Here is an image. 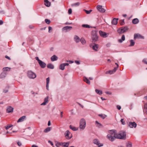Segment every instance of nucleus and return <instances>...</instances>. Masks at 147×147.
Returning <instances> with one entry per match:
<instances>
[{
  "mask_svg": "<svg viewBox=\"0 0 147 147\" xmlns=\"http://www.w3.org/2000/svg\"><path fill=\"white\" fill-rule=\"evenodd\" d=\"M51 59L52 61H54L57 60L58 57L56 55H54L51 57Z\"/></svg>",
  "mask_w": 147,
  "mask_h": 147,
  "instance_id": "4be33fe9",
  "label": "nucleus"
},
{
  "mask_svg": "<svg viewBox=\"0 0 147 147\" xmlns=\"http://www.w3.org/2000/svg\"><path fill=\"white\" fill-rule=\"evenodd\" d=\"M45 22L47 24H49L50 23V21L48 19H45Z\"/></svg>",
  "mask_w": 147,
  "mask_h": 147,
  "instance_id": "de8ad7c7",
  "label": "nucleus"
},
{
  "mask_svg": "<svg viewBox=\"0 0 147 147\" xmlns=\"http://www.w3.org/2000/svg\"><path fill=\"white\" fill-rule=\"evenodd\" d=\"M65 66L63 63L60 65L59 67V69L62 70H63L65 69Z\"/></svg>",
  "mask_w": 147,
  "mask_h": 147,
  "instance_id": "473e14b6",
  "label": "nucleus"
},
{
  "mask_svg": "<svg viewBox=\"0 0 147 147\" xmlns=\"http://www.w3.org/2000/svg\"><path fill=\"white\" fill-rule=\"evenodd\" d=\"M38 63L40 66L42 68H45L46 66V64L42 61Z\"/></svg>",
  "mask_w": 147,
  "mask_h": 147,
  "instance_id": "f3484780",
  "label": "nucleus"
},
{
  "mask_svg": "<svg viewBox=\"0 0 147 147\" xmlns=\"http://www.w3.org/2000/svg\"><path fill=\"white\" fill-rule=\"evenodd\" d=\"M6 73L5 72H2L0 75V79H2L5 78L6 76Z\"/></svg>",
  "mask_w": 147,
  "mask_h": 147,
  "instance_id": "b1692460",
  "label": "nucleus"
},
{
  "mask_svg": "<svg viewBox=\"0 0 147 147\" xmlns=\"http://www.w3.org/2000/svg\"><path fill=\"white\" fill-rule=\"evenodd\" d=\"M95 91L97 94H99V95H101L102 93V91L97 89H96Z\"/></svg>",
  "mask_w": 147,
  "mask_h": 147,
  "instance_id": "7c9ffc66",
  "label": "nucleus"
},
{
  "mask_svg": "<svg viewBox=\"0 0 147 147\" xmlns=\"http://www.w3.org/2000/svg\"><path fill=\"white\" fill-rule=\"evenodd\" d=\"M65 138L68 140H69L72 137V134L69 130H67L65 132Z\"/></svg>",
  "mask_w": 147,
  "mask_h": 147,
  "instance_id": "423d86ee",
  "label": "nucleus"
},
{
  "mask_svg": "<svg viewBox=\"0 0 147 147\" xmlns=\"http://www.w3.org/2000/svg\"><path fill=\"white\" fill-rule=\"evenodd\" d=\"M107 137L111 142L113 141L115 139H117L115 136H113L111 135H107Z\"/></svg>",
  "mask_w": 147,
  "mask_h": 147,
  "instance_id": "9b49d317",
  "label": "nucleus"
},
{
  "mask_svg": "<svg viewBox=\"0 0 147 147\" xmlns=\"http://www.w3.org/2000/svg\"><path fill=\"white\" fill-rule=\"evenodd\" d=\"M117 69V67H115L112 70H110L109 71H107L106 72V74H113L116 71Z\"/></svg>",
  "mask_w": 147,
  "mask_h": 147,
  "instance_id": "f8f14e48",
  "label": "nucleus"
},
{
  "mask_svg": "<svg viewBox=\"0 0 147 147\" xmlns=\"http://www.w3.org/2000/svg\"><path fill=\"white\" fill-rule=\"evenodd\" d=\"M142 62L145 64L147 65V58L144 59L142 60Z\"/></svg>",
  "mask_w": 147,
  "mask_h": 147,
  "instance_id": "49530a36",
  "label": "nucleus"
},
{
  "mask_svg": "<svg viewBox=\"0 0 147 147\" xmlns=\"http://www.w3.org/2000/svg\"><path fill=\"white\" fill-rule=\"evenodd\" d=\"M93 143L94 144L97 145L98 147L102 146L103 145V144L102 143H100L99 140L97 139L93 140Z\"/></svg>",
  "mask_w": 147,
  "mask_h": 147,
  "instance_id": "6e6552de",
  "label": "nucleus"
},
{
  "mask_svg": "<svg viewBox=\"0 0 147 147\" xmlns=\"http://www.w3.org/2000/svg\"><path fill=\"white\" fill-rule=\"evenodd\" d=\"M82 26L83 27L86 28H90L91 26L87 24H83L82 25Z\"/></svg>",
  "mask_w": 147,
  "mask_h": 147,
  "instance_id": "4c0bfd02",
  "label": "nucleus"
},
{
  "mask_svg": "<svg viewBox=\"0 0 147 147\" xmlns=\"http://www.w3.org/2000/svg\"><path fill=\"white\" fill-rule=\"evenodd\" d=\"M72 9L70 8L68 10V13L69 14H71L72 13Z\"/></svg>",
  "mask_w": 147,
  "mask_h": 147,
  "instance_id": "3c124183",
  "label": "nucleus"
},
{
  "mask_svg": "<svg viewBox=\"0 0 147 147\" xmlns=\"http://www.w3.org/2000/svg\"><path fill=\"white\" fill-rule=\"evenodd\" d=\"M13 108L12 107L8 106L7 108L6 112L8 113H12L13 111Z\"/></svg>",
  "mask_w": 147,
  "mask_h": 147,
  "instance_id": "4468645a",
  "label": "nucleus"
},
{
  "mask_svg": "<svg viewBox=\"0 0 147 147\" xmlns=\"http://www.w3.org/2000/svg\"><path fill=\"white\" fill-rule=\"evenodd\" d=\"M137 38L143 39L144 37L139 34H135L134 35V39H136Z\"/></svg>",
  "mask_w": 147,
  "mask_h": 147,
  "instance_id": "2eb2a0df",
  "label": "nucleus"
},
{
  "mask_svg": "<svg viewBox=\"0 0 147 147\" xmlns=\"http://www.w3.org/2000/svg\"><path fill=\"white\" fill-rule=\"evenodd\" d=\"M46 87L47 90H49V84H46Z\"/></svg>",
  "mask_w": 147,
  "mask_h": 147,
  "instance_id": "774afa93",
  "label": "nucleus"
},
{
  "mask_svg": "<svg viewBox=\"0 0 147 147\" xmlns=\"http://www.w3.org/2000/svg\"><path fill=\"white\" fill-rule=\"evenodd\" d=\"M26 118V116H23L20 117L18 120L17 122H21L24 121V119Z\"/></svg>",
  "mask_w": 147,
  "mask_h": 147,
  "instance_id": "6ab92c4d",
  "label": "nucleus"
},
{
  "mask_svg": "<svg viewBox=\"0 0 147 147\" xmlns=\"http://www.w3.org/2000/svg\"><path fill=\"white\" fill-rule=\"evenodd\" d=\"M69 127L71 129L74 131H77V130H78V127H76L71 125H70Z\"/></svg>",
  "mask_w": 147,
  "mask_h": 147,
  "instance_id": "bb28decb",
  "label": "nucleus"
},
{
  "mask_svg": "<svg viewBox=\"0 0 147 147\" xmlns=\"http://www.w3.org/2000/svg\"><path fill=\"white\" fill-rule=\"evenodd\" d=\"M84 80L88 84H90V82L87 78L85 77L84 79Z\"/></svg>",
  "mask_w": 147,
  "mask_h": 147,
  "instance_id": "f704fd0d",
  "label": "nucleus"
},
{
  "mask_svg": "<svg viewBox=\"0 0 147 147\" xmlns=\"http://www.w3.org/2000/svg\"><path fill=\"white\" fill-rule=\"evenodd\" d=\"M74 40L76 43L79 42L80 40V39L79 37L77 35H75L74 36Z\"/></svg>",
  "mask_w": 147,
  "mask_h": 147,
  "instance_id": "5701e85b",
  "label": "nucleus"
},
{
  "mask_svg": "<svg viewBox=\"0 0 147 147\" xmlns=\"http://www.w3.org/2000/svg\"><path fill=\"white\" fill-rule=\"evenodd\" d=\"M74 62L76 63L77 65H80V62L79 61L75 60L74 61Z\"/></svg>",
  "mask_w": 147,
  "mask_h": 147,
  "instance_id": "5fc2aeb1",
  "label": "nucleus"
},
{
  "mask_svg": "<svg viewBox=\"0 0 147 147\" xmlns=\"http://www.w3.org/2000/svg\"><path fill=\"white\" fill-rule=\"evenodd\" d=\"M3 23V22L2 20H0V25H2Z\"/></svg>",
  "mask_w": 147,
  "mask_h": 147,
  "instance_id": "69168bd1",
  "label": "nucleus"
},
{
  "mask_svg": "<svg viewBox=\"0 0 147 147\" xmlns=\"http://www.w3.org/2000/svg\"><path fill=\"white\" fill-rule=\"evenodd\" d=\"M47 67L50 69H53L54 68V65L51 63L48 64L47 65Z\"/></svg>",
  "mask_w": 147,
  "mask_h": 147,
  "instance_id": "c756f323",
  "label": "nucleus"
},
{
  "mask_svg": "<svg viewBox=\"0 0 147 147\" xmlns=\"http://www.w3.org/2000/svg\"><path fill=\"white\" fill-rule=\"evenodd\" d=\"M47 103L45 102H42L41 105H45Z\"/></svg>",
  "mask_w": 147,
  "mask_h": 147,
  "instance_id": "e2e57ef3",
  "label": "nucleus"
},
{
  "mask_svg": "<svg viewBox=\"0 0 147 147\" xmlns=\"http://www.w3.org/2000/svg\"><path fill=\"white\" fill-rule=\"evenodd\" d=\"M86 126V122L84 119H81L80 122L79 129L81 131L83 130Z\"/></svg>",
  "mask_w": 147,
  "mask_h": 147,
  "instance_id": "7ed1b4c3",
  "label": "nucleus"
},
{
  "mask_svg": "<svg viewBox=\"0 0 147 147\" xmlns=\"http://www.w3.org/2000/svg\"><path fill=\"white\" fill-rule=\"evenodd\" d=\"M48 28H49V32L50 33V31L52 30V28L51 26H49Z\"/></svg>",
  "mask_w": 147,
  "mask_h": 147,
  "instance_id": "052dcab7",
  "label": "nucleus"
},
{
  "mask_svg": "<svg viewBox=\"0 0 147 147\" xmlns=\"http://www.w3.org/2000/svg\"><path fill=\"white\" fill-rule=\"evenodd\" d=\"M69 144V142H64L63 147H68Z\"/></svg>",
  "mask_w": 147,
  "mask_h": 147,
  "instance_id": "a19ab883",
  "label": "nucleus"
},
{
  "mask_svg": "<svg viewBox=\"0 0 147 147\" xmlns=\"http://www.w3.org/2000/svg\"><path fill=\"white\" fill-rule=\"evenodd\" d=\"M59 144V142H56L55 144V146L57 147H59L60 146Z\"/></svg>",
  "mask_w": 147,
  "mask_h": 147,
  "instance_id": "864d4df0",
  "label": "nucleus"
},
{
  "mask_svg": "<svg viewBox=\"0 0 147 147\" xmlns=\"http://www.w3.org/2000/svg\"><path fill=\"white\" fill-rule=\"evenodd\" d=\"M63 64H64V65L65 66H68L69 65V63H65Z\"/></svg>",
  "mask_w": 147,
  "mask_h": 147,
  "instance_id": "0e129e2a",
  "label": "nucleus"
},
{
  "mask_svg": "<svg viewBox=\"0 0 147 147\" xmlns=\"http://www.w3.org/2000/svg\"><path fill=\"white\" fill-rule=\"evenodd\" d=\"M17 143L18 145L19 146H20L22 145L21 143L19 141L18 142H17Z\"/></svg>",
  "mask_w": 147,
  "mask_h": 147,
  "instance_id": "4d7b16f0",
  "label": "nucleus"
},
{
  "mask_svg": "<svg viewBox=\"0 0 147 147\" xmlns=\"http://www.w3.org/2000/svg\"><path fill=\"white\" fill-rule=\"evenodd\" d=\"M130 44L129 46L131 47L134 45L135 44V42L133 40H129Z\"/></svg>",
  "mask_w": 147,
  "mask_h": 147,
  "instance_id": "2f4dec72",
  "label": "nucleus"
},
{
  "mask_svg": "<svg viewBox=\"0 0 147 147\" xmlns=\"http://www.w3.org/2000/svg\"><path fill=\"white\" fill-rule=\"evenodd\" d=\"M99 33L100 35L103 37H107V34L106 33L103 32L101 30L99 31Z\"/></svg>",
  "mask_w": 147,
  "mask_h": 147,
  "instance_id": "a211bd4d",
  "label": "nucleus"
},
{
  "mask_svg": "<svg viewBox=\"0 0 147 147\" xmlns=\"http://www.w3.org/2000/svg\"><path fill=\"white\" fill-rule=\"evenodd\" d=\"M83 10L87 14H90L92 11V10H87L86 9H84Z\"/></svg>",
  "mask_w": 147,
  "mask_h": 147,
  "instance_id": "ea45409f",
  "label": "nucleus"
},
{
  "mask_svg": "<svg viewBox=\"0 0 147 147\" xmlns=\"http://www.w3.org/2000/svg\"><path fill=\"white\" fill-rule=\"evenodd\" d=\"M121 122L122 124L125 125V124L123 119H121Z\"/></svg>",
  "mask_w": 147,
  "mask_h": 147,
  "instance_id": "603ef678",
  "label": "nucleus"
},
{
  "mask_svg": "<svg viewBox=\"0 0 147 147\" xmlns=\"http://www.w3.org/2000/svg\"><path fill=\"white\" fill-rule=\"evenodd\" d=\"M45 5L47 7H49L51 3L48 1V0H44Z\"/></svg>",
  "mask_w": 147,
  "mask_h": 147,
  "instance_id": "393cba45",
  "label": "nucleus"
},
{
  "mask_svg": "<svg viewBox=\"0 0 147 147\" xmlns=\"http://www.w3.org/2000/svg\"><path fill=\"white\" fill-rule=\"evenodd\" d=\"M72 28V26H67L64 27L62 29V30L63 31H65V32H67L70 31V29Z\"/></svg>",
  "mask_w": 147,
  "mask_h": 147,
  "instance_id": "ddd939ff",
  "label": "nucleus"
},
{
  "mask_svg": "<svg viewBox=\"0 0 147 147\" xmlns=\"http://www.w3.org/2000/svg\"><path fill=\"white\" fill-rule=\"evenodd\" d=\"M80 3L78 2L75 3H74L72 5V6H78L80 5Z\"/></svg>",
  "mask_w": 147,
  "mask_h": 147,
  "instance_id": "79ce46f5",
  "label": "nucleus"
},
{
  "mask_svg": "<svg viewBox=\"0 0 147 147\" xmlns=\"http://www.w3.org/2000/svg\"><path fill=\"white\" fill-rule=\"evenodd\" d=\"M48 143L52 145V146H53V143L51 142V141H50V140H49L48 141Z\"/></svg>",
  "mask_w": 147,
  "mask_h": 147,
  "instance_id": "bf43d9fd",
  "label": "nucleus"
},
{
  "mask_svg": "<svg viewBox=\"0 0 147 147\" xmlns=\"http://www.w3.org/2000/svg\"><path fill=\"white\" fill-rule=\"evenodd\" d=\"M51 127H48L44 130V132L45 133H47L50 131L51 130Z\"/></svg>",
  "mask_w": 147,
  "mask_h": 147,
  "instance_id": "cd10ccee",
  "label": "nucleus"
},
{
  "mask_svg": "<svg viewBox=\"0 0 147 147\" xmlns=\"http://www.w3.org/2000/svg\"><path fill=\"white\" fill-rule=\"evenodd\" d=\"M49 78L48 77L46 79L47 83L46 84H49Z\"/></svg>",
  "mask_w": 147,
  "mask_h": 147,
  "instance_id": "09e8293b",
  "label": "nucleus"
},
{
  "mask_svg": "<svg viewBox=\"0 0 147 147\" xmlns=\"http://www.w3.org/2000/svg\"><path fill=\"white\" fill-rule=\"evenodd\" d=\"M90 47L92 48L94 50L97 51L99 47L98 45L97 44H96L94 43L92 44H91L90 45Z\"/></svg>",
  "mask_w": 147,
  "mask_h": 147,
  "instance_id": "0eeeda50",
  "label": "nucleus"
},
{
  "mask_svg": "<svg viewBox=\"0 0 147 147\" xmlns=\"http://www.w3.org/2000/svg\"><path fill=\"white\" fill-rule=\"evenodd\" d=\"M117 134L116 133V131L115 130H111L109 131V134L108 135H111L113 136H115H115Z\"/></svg>",
  "mask_w": 147,
  "mask_h": 147,
  "instance_id": "dca6fc26",
  "label": "nucleus"
},
{
  "mask_svg": "<svg viewBox=\"0 0 147 147\" xmlns=\"http://www.w3.org/2000/svg\"><path fill=\"white\" fill-rule=\"evenodd\" d=\"M117 108L119 110H120L121 108V107L119 105H117Z\"/></svg>",
  "mask_w": 147,
  "mask_h": 147,
  "instance_id": "13d9d810",
  "label": "nucleus"
},
{
  "mask_svg": "<svg viewBox=\"0 0 147 147\" xmlns=\"http://www.w3.org/2000/svg\"><path fill=\"white\" fill-rule=\"evenodd\" d=\"M12 126V125H8L7 126H6V127L5 129H8L9 128H10Z\"/></svg>",
  "mask_w": 147,
  "mask_h": 147,
  "instance_id": "8fccbe9b",
  "label": "nucleus"
},
{
  "mask_svg": "<svg viewBox=\"0 0 147 147\" xmlns=\"http://www.w3.org/2000/svg\"><path fill=\"white\" fill-rule=\"evenodd\" d=\"M97 10L101 13H104L105 11V9L102 8V5H98L96 7Z\"/></svg>",
  "mask_w": 147,
  "mask_h": 147,
  "instance_id": "1a4fd4ad",
  "label": "nucleus"
},
{
  "mask_svg": "<svg viewBox=\"0 0 147 147\" xmlns=\"http://www.w3.org/2000/svg\"><path fill=\"white\" fill-rule=\"evenodd\" d=\"M132 144L131 142H128L126 144V147H132Z\"/></svg>",
  "mask_w": 147,
  "mask_h": 147,
  "instance_id": "e433bc0d",
  "label": "nucleus"
},
{
  "mask_svg": "<svg viewBox=\"0 0 147 147\" xmlns=\"http://www.w3.org/2000/svg\"><path fill=\"white\" fill-rule=\"evenodd\" d=\"M78 104L80 105L81 107L82 108H83V106H82V105H81L80 103L79 102H77Z\"/></svg>",
  "mask_w": 147,
  "mask_h": 147,
  "instance_id": "338daca9",
  "label": "nucleus"
},
{
  "mask_svg": "<svg viewBox=\"0 0 147 147\" xmlns=\"http://www.w3.org/2000/svg\"><path fill=\"white\" fill-rule=\"evenodd\" d=\"M97 34L98 31L96 30H93L92 32V38L93 43H95L98 40V37Z\"/></svg>",
  "mask_w": 147,
  "mask_h": 147,
  "instance_id": "f03ea898",
  "label": "nucleus"
},
{
  "mask_svg": "<svg viewBox=\"0 0 147 147\" xmlns=\"http://www.w3.org/2000/svg\"><path fill=\"white\" fill-rule=\"evenodd\" d=\"M80 41L81 42L83 45L85 44L86 42V41L83 38H81L80 39Z\"/></svg>",
  "mask_w": 147,
  "mask_h": 147,
  "instance_id": "58836bf2",
  "label": "nucleus"
},
{
  "mask_svg": "<svg viewBox=\"0 0 147 147\" xmlns=\"http://www.w3.org/2000/svg\"><path fill=\"white\" fill-rule=\"evenodd\" d=\"M118 20V18H114L111 22L112 24L116 25L117 23Z\"/></svg>",
  "mask_w": 147,
  "mask_h": 147,
  "instance_id": "aec40b11",
  "label": "nucleus"
},
{
  "mask_svg": "<svg viewBox=\"0 0 147 147\" xmlns=\"http://www.w3.org/2000/svg\"><path fill=\"white\" fill-rule=\"evenodd\" d=\"M126 133L125 131H121L118 133H117L115 137L117 139L125 140L126 139Z\"/></svg>",
  "mask_w": 147,
  "mask_h": 147,
  "instance_id": "f257e3e1",
  "label": "nucleus"
},
{
  "mask_svg": "<svg viewBox=\"0 0 147 147\" xmlns=\"http://www.w3.org/2000/svg\"><path fill=\"white\" fill-rule=\"evenodd\" d=\"M48 101L49 97L47 96L45 98L44 102H45L47 103L48 102Z\"/></svg>",
  "mask_w": 147,
  "mask_h": 147,
  "instance_id": "37998d69",
  "label": "nucleus"
},
{
  "mask_svg": "<svg viewBox=\"0 0 147 147\" xmlns=\"http://www.w3.org/2000/svg\"><path fill=\"white\" fill-rule=\"evenodd\" d=\"M125 24L124 20H120V24L121 25H123Z\"/></svg>",
  "mask_w": 147,
  "mask_h": 147,
  "instance_id": "a18cd8bd",
  "label": "nucleus"
},
{
  "mask_svg": "<svg viewBox=\"0 0 147 147\" xmlns=\"http://www.w3.org/2000/svg\"><path fill=\"white\" fill-rule=\"evenodd\" d=\"M143 112L144 113H146L147 114V103L144 105Z\"/></svg>",
  "mask_w": 147,
  "mask_h": 147,
  "instance_id": "72a5a7b5",
  "label": "nucleus"
},
{
  "mask_svg": "<svg viewBox=\"0 0 147 147\" xmlns=\"http://www.w3.org/2000/svg\"><path fill=\"white\" fill-rule=\"evenodd\" d=\"M139 22V19L137 18L133 19L132 21V23L134 24H138Z\"/></svg>",
  "mask_w": 147,
  "mask_h": 147,
  "instance_id": "412c9836",
  "label": "nucleus"
},
{
  "mask_svg": "<svg viewBox=\"0 0 147 147\" xmlns=\"http://www.w3.org/2000/svg\"><path fill=\"white\" fill-rule=\"evenodd\" d=\"M128 28L127 26L119 28L117 30V32L119 34H121L124 33L126 32L128 30Z\"/></svg>",
  "mask_w": 147,
  "mask_h": 147,
  "instance_id": "39448f33",
  "label": "nucleus"
},
{
  "mask_svg": "<svg viewBox=\"0 0 147 147\" xmlns=\"http://www.w3.org/2000/svg\"><path fill=\"white\" fill-rule=\"evenodd\" d=\"M3 69L4 71H8L10 70V68L8 67H4Z\"/></svg>",
  "mask_w": 147,
  "mask_h": 147,
  "instance_id": "c03bdc74",
  "label": "nucleus"
},
{
  "mask_svg": "<svg viewBox=\"0 0 147 147\" xmlns=\"http://www.w3.org/2000/svg\"><path fill=\"white\" fill-rule=\"evenodd\" d=\"M136 123L135 122H129L128 124V126L131 128L134 127L135 128L137 126Z\"/></svg>",
  "mask_w": 147,
  "mask_h": 147,
  "instance_id": "9d476101",
  "label": "nucleus"
},
{
  "mask_svg": "<svg viewBox=\"0 0 147 147\" xmlns=\"http://www.w3.org/2000/svg\"><path fill=\"white\" fill-rule=\"evenodd\" d=\"M125 40V36L124 35H123L121 37V39L118 40V41L119 43H122L123 41Z\"/></svg>",
  "mask_w": 147,
  "mask_h": 147,
  "instance_id": "a878e982",
  "label": "nucleus"
},
{
  "mask_svg": "<svg viewBox=\"0 0 147 147\" xmlns=\"http://www.w3.org/2000/svg\"><path fill=\"white\" fill-rule=\"evenodd\" d=\"M36 59L37 60L39 63L40 62L41 60H40L38 57H35Z\"/></svg>",
  "mask_w": 147,
  "mask_h": 147,
  "instance_id": "6e6d98bb",
  "label": "nucleus"
},
{
  "mask_svg": "<svg viewBox=\"0 0 147 147\" xmlns=\"http://www.w3.org/2000/svg\"><path fill=\"white\" fill-rule=\"evenodd\" d=\"M95 123L96 124H97V127H98V128H100L103 127L101 123H99L97 121H96Z\"/></svg>",
  "mask_w": 147,
  "mask_h": 147,
  "instance_id": "c85d7f7f",
  "label": "nucleus"
},
{
  "mask_svg": "<svg viewBox=\"0 0 147 147\" xmlns=\"http://www.w3.org/2000/svg\"><path fill=\"white\" fill-rule=\"evenodd\" d=\"M5 58H6V59H9V60H11L10 58L9 57H8V56H7V55H6L5 56Z\"/></svg>",
  "mask_w": 147,
  "mask_h": 147,
  "instance_id": "680f3d73",
  "label": "nucleus"
},
{
  "mask_svg": "<svg viewBox=\"0 0 147 147\" xmlns=\"http://www.w3.org/2000/svg\"><path fill=\"white\" fill-rule=\"evenodd\" d=\"M27 76L29 78L32 79H34L36 77V74L31 71H28Z\"/></svg>",
  "mask_w": 147,
  "mask_h": 147,
  "instance_id": "20e7f679",
  "label": "nucleus"
},
{
  "mask_svg": "<svg viewBox=\"0 0 147 147\" xmlns=\"http://www.w3.org/2000/svg\"><path fill=\"white\" fill-rule=\"evenodd\" d=\"M98 116L103 119H104L107 117L106 115L103 114H99Z\"/></svg>",
  "mask_w": 147,
  "mask_h": 147,
  "instance_id": "c9c22d12",
  "label": "nucleus"
}]
</instances>
